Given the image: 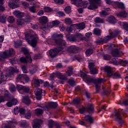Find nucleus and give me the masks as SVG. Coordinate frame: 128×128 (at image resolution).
Masks as SVG:
<instances>
[{"label": "nucleus", "mask_w": 128, "mask_h": 128, "mask_svg": "<svg viewBox=\"0 0 128 128\" xmlns=\"http://www.w3.org/2000/svg\"><path fill=\"white\" fill-rule=\"evenodd\" d=\"M79 110L80 114H84L86 112H87L89 114H92L94 112V104H89L86 108H83L80 109Z\"/></svg>", "instance_id": "6"}, {"label": "nucleus", "mask_w": 128, "mask_h": 128, "mask_svg": "<svg viewBox=\"0 0 128 128\" xmlns=\"http://www.w3.org/2000/svg\"><path fill=\"white\" fill-rule=\"evenodd\" d=\"M80 50V48L75 45L70 46L67 48V51L70 54H78Z\"/></svg>", "instance_id": "8"}, {"label": "nucleus", "mask_w": 128, "mask_h": 128, "mask_svg": "<svg viewBox=\"0 0 128 128\" xmlns=\"http://www.w3.org/2000/svg\"><path fill=\"white\" fill-rule=\"evenodd\" d=\"M48 22V19L46 16H42L40 18V22L41 24H46Z\"/></svg>", "instance_id": "22"}, {"label": "nucleus", "mask_w": 128, "mask_h": 128, "mask_svg": "<svg viewBox=\"0 0 128 128\" xmlns=\"http://www.w3.org/2000/svg\"><path fill=\"white\" fill-rule=\"evenodd\" d=\"M94 22L96 24H104V20L100 17H96L94 18Z\"/></svg>", "instance_id": "32"}, {"label": "nucleus", "mask_w": 128, "mask_h": 128, "mask_svg": "<svg viewBox=\"0 0 128 128\" xmlns=\"http://www.w3.org/2000/svg\"><path fill=\"white\" fill-rule=\"evenodd\" d=\"M20 62H23L24 64H28V62L31 64V62H32V60L30 56L28 55V56H26V58L22 57L20 58Z\"/></svg>", "instance_id": "13"}, {"label": "nucleus", "mask_w": 128, "mask_h": 128, "mask_svg": "<svg viewBox=\"0 0 128 128\" xmlns=\"http://www.w3.org/2000/svg\"><path fill=\"white\" fill-rule=\"evenodd\" d=\"M22 44V40H18L14 42V46L16 48H20Z\"/></svg>", "instance_id": "43"}, {"label": "nucleus", "mask_w": 128, "mask_h": 128, "mask_svg": "<svg viewBox=\"0 0 128 128\" xmlns=\"http://www.w3.org/2000/svg\"><path fill=\"white\" fill-rule=\"evenodd\" d=\"M110 89L108 88L104 91L102 94H104V96H108V94H110Z\"/></svg>", "instance_id": "47"}, {"label": "nucleus", "mask_w": 128, "mask_h": 128, "mask_svg": "<svg viewBox=\"0 0 128 128\" xmlns=\"http://www.w3.org/2000/svg\"><path fill=\"white\" fill-rule=\"evenodd\" d=\"M28 20L27 19H18L16 20V24L18 26H22V24H24L25 22H28Z\"/></svg>", "instance_id": "24"}, {"label": "nucleus", "mask_w": 128, "mask_h": 128, "mask_svg": "<svg viewBox=\"0 0 128 128\" xmlns=\"http://www.w3.org/2000/svg\"><path fill=\"white\" fill-rule=\"evenodd\" d=\"M100 14L102 18H104V16H108V14H110V12H106V10H104L100 12Z\"/></svg>", "instance_id": "40"}, {"label": "nucleus", "mask_w": 128, "mask_h": 128, "mask_svg": "<svg viewBox=\"0 0 128 128\" xmlns=\"http://www.w3.org/2000/svg\"><path fill=\"white\" fill-rule=\"evenodd\" d=\"M55 76H56L58 78H60V80H68V77H66L64 75H62V73L59 72L55 73Z\"/></svg>", "instance_id": "21"}, {"label": "nucleus", "mask_w": 128, "mask_h": 128, "mask_svg": "<svg viewBox=\"0 0 128 128\" xmlns=\"http://www.w3.org/2000/svg\"><path fill=\"white\" fill-rule=\"evenodd\" d=\"M108 20L110 24H116V19L112 16L108 18Z\"/></svg>", "instance_id": "38"}, {"label": "nucleus", "mask_w": 128, "mask_h": 128, "mask_svg": "<svg viewBox=\"0 0 128 128\" xmlns=\"http://www.w3.org/2000/svg\"><path fill=\"white\" fill-rule=\"evenodd\" d=\"M34 94L36 96V98L38 100H42V90L39 88H36L34 90Z\"/></svg>", "instance_id": "10"}, {"label": "nucleus", "mask_w": 128, "mask_h": 128, "mask_svg": "<svg viewBox=\"0 0 128 128\" xmlns=\"http://www.w3.org/2000/svg\"><path fill=\"white\" fill-rule=\"evenodd\" d=\"M60 24V21L56 20L52 21V22H50L48 24H50V26H49L50 28H52L53 26H58V24Z\"/></svg>", "instance_id": "33"}, {"label": "nucleus", "mask_w": 128, "mask_h": 128, "mask_svg": "<svg viewBox=\"0 0 128 128\" xmlns=\"http://www.w3.org/2000/svg\"><path fill=\"white\" fill-rule=\"evenodd\" d=\"M30 90V87L28 86H24L23 88V92H26V94H28Z\"/></svg>", "instance_id": "52"}, {"label": "nucleus", "mask_w": 128, "mask_h": 128, "mask_svg": "<svg viewBox=\"0 0 128 128\" xmlns=\"http://www.w3.org/2000/svg\"><path fill=\"white\" fill-rule=\"evenodd\" d=\"M44 112V110L42 109H36V114H42Z\"/></svg>", "instance_id": "60"}, {"label": "nucleus", "mask_w": 128, "mask_h": 128, "mask_svg": "<svg viewBox=\"0 0 128 128\" xmlns=\"http://www.w3.org/2000/svg\"><path fill=\"white\" fill-rule=\"evenodd\" d=\"M90 72L91 74H98V70H96V68H93L92 70H90Z\"/></svg>", "instance_id": "57"}, {"label": "nucleus", "mask_w": 128, "mask_h": 128, "mask_svg": "<svg viewBox=\"0 0 128 128\" xmlns=\"http://www.w3.org/2000/svg\"><path fill=\"white\" fill-rule=\"evenodd\" d=\"M22 102L25 104H30V100L28 98V96H24L22 100Z\"/></svg>", "instance_id": "27"}, {"label": "nucleus", "mask_w": 128, "mask_h": 128, "mask_svg": "<svg viewBox=\"0 0 128 128\" xmlns=\"http://www.w3.org/2000/svg\"><path fill=\"white\" fill-rule=\"evenodd\" d=\"M96 44H104L102 42V38H99L96 42Z\"/></svg>", "instance_id": "64"}, {"label": "nucleus", "mask_w": 128, "mask_h": 128, "mask_svg": "<svg viewBox=\"0 0 128 128\" xmlns=\"http://www.w3.org/2000/svg\"><path fill=\"white\" fill-rule=\"evenodd\" d=\"M62 34H58L53 38V42L55 44H54L55 46H60L54 50H50L49 51V54L51 58H54L60 50H64V46H66V41L60 39V38H62Z\"/></svg>", "instance_id": "1"}, {"label": "nucleus", "mask_w": 128, "mask_h": 128, "mask_svg": "<svg viewBox=\"0 0 128 128\" xmlns=\"http://www.w3.org/2000/svg\"><path fill=\"white\" fill-rule=\"evenodd\" d=\"M54 124L56 126V124H54V122L52 120H50L48 121V128H54Z\"/></svg>", "instance_id": "50"}, {"label": "nucleus", "mask_w": 128, "mask_h": 128, "mask_svg": "<svg viewBox=\"0 0 128 128\" xmlns=\"http://www.w3.org/2000/svg\"><path fill=\"white\" fill-rule=\"evenodd\" d=\"M8 22H10V24H13V22H14V20H16L14 19V17L12 16H9L8 18Z\"/></svg>", "instance_id": "49"}, {"label": "nucleus", "mask_w": 128, "mask_h": 128, "mask_svg": "<svg viewBox=\"0 0 128 128\" xmlns=\"http://www.w3.org/2000/svg\"><path fill=\"white\" fill-rule=\"evenodd\" d=\"M66 38L67 40H68L70 42H78L80 40V38H82V35L80 33H77L74 35H66Z\"/></svg>", "instance_id": "7"}, {"label": "nucleus", "mask_w": 128, "mask_h": 128, "mask_svg": "<svg viewBox=\"0 0 128 128\" xmlns=\"http://www.w3.org/2000/svg\"><path fill=\"white\" fill-rule=\"evenodd\" d=\"M44 10L45 12H52V9L50 7L46 6L44 8Z\"/></svg>", "instance_id": "51"}, {"label": "nucleus", "mask_w": 128, "mask_h": 128, "mask_svg": "<svg viewBox=\"0 0 128 128\" xmlns=\"http://www.w3.org/2000/svg\"><path fill=\"white\" fill-rule=\"evenodd\" d=\"M14 16H16L18 18H20L24 17V13L21 12L20 11H15L14 12Z\"/></svg>", "instance_id": "29"}, {"label": "nucleus", "mask_w": 128, "mask_h": 128, "mask_svg": "<svg viewBox=\"0 0 128 128\" xmlns=\"http://www.w3.org/2000/svg\"><path fill=\"white\" fill-rule=\"evenodd\" d=\"M73 103L74 104H80V98H76L73 100Z\"/></svg>", "instance_id": "53"}, {"label": "nucleus", "mask_w": 128, "mask_h": 128, "mask_svg": "<svg viewBox=\"0 0 128 128\" xmlns=\"http://www.w3.org/2000/svg\"><path fill=\"white\" fill-rule=\"evenodd\" d=\"M120 26H123L125 30L128 31V24L126 22H120Z\"/></svg>", "instance_id": "36"}, {"label": "nucleus", "mask_w": 128, "mask_h": 128, "mask_svg": "<svg viewBox=\"0 0 128 128\" xmlns=\"http://www.w3.org/2000/svg\"><path fill=\"white\" fill-rule=\"evenodd\" d=\"M118 18H126L128 13L126 11L121 12L116 14Z\"/></svg>", "instance_id": "30"}, {"label": "nucleus", "mask_w": 128, "mask_h": 128, "mask_svg": "<svg viewBox=\"0 0 128 128\" xmlns=\"http://www.w3.org/2000/svg\"><path fill=\"white\" fill-rule=\"evenodd\" d=\"M116 36H118V34L112 33L110 36H105L104 39H102L103 44L108 42L110 40L114 38H116Z\"/></svg>", "instance_id": "11"}, {"label": "nucleus", "mask_w": 128, "mask_h": 128, "mask_svg": "<svg viewBox=\"0 0 128 128\" xmlns=\"http://www.w3.org/2000/svg\"><path fill=\"white\" fill-rule=\"evenodd\" d=\"M82 0H71V4H76V6L80 4V2Z\"/></svg>", "instance_id": "48"}, {"label": "nucleus", "mask_w": 128, "mask_h": 128, "mask_svg": "<svg viewBox=\"0 0 128 128\" xmlns=\"http://www.w3.org/2000/svg\"><path fill=\"white\" fill-rule=\"evenodd\" d=\"M10 100V96L8 94V92L5 91L4 96H0V104L4 102L6 100Z\"/></svg>", "instance_id": "9"}, {"label": "nucleus", "mask_w": 128, "mask_h": 128, "mask_svg": "<svg viewBox=\"0 0 128 128\" xmlns=\"http://www.w3.org/2000/svg\"><path fill=\"white\" fill-rule=\"evenodd\" d=\"M111 54L112 56L118 58L120 56H122L124 54H122V52L118 50V49H116L115 50L112 52Z\"/></svg>", "instance_id": "16"}, {"label": "nucleus", "mask_w": 128, "mask_h": 128, "mask_svg": "<svg viewBox=\"0 0 128 128\" xmlns=\"http://www.w3.org/2000/svg\"><path fill=\"white\" fill-rule=\"evenodd\" d=\"M33 82L35 86L38 87L42 84H44V80L40 79L34 78L33 80Z\"/></svg>", "instance_id": "20"}, {"label": "nucleus", "mask_w": 128, "mask_h": 128, "mask_svg": "<svg viewBox=\"0 0 128 128\" xmlns=\"http://www.w3.org/2000/svg\"><path fill=\"white\" fill-rule=\"evenodd\" d=\"M65 23L66 24H70L72 23V20L70 18H66L65 19Z\"/></svg>", "instance_id": "59"}, {"label": "nucleus", "mask_w": 128, "mask_h": 128, "mask_svg": "<svg viewBox=\"0 0 128 128\" xmlns=\"http://www.w3.org/2000/svg\"><path fill=\"white\" fill-rule=\"evenodd\" d=\"M90 2V5L88 6V10H96L98 8V6H100L102 4V0H88Z\"/></svg>", "instance_id": "5"}, {"label": "nucleus", "mask_w": 128, "mask_h": 128, "mask_svg": "<svg viewBox=\"0 0 128 128\" xmlns=\"http://www.w3.org/2000/svg\"><path fill=\"white\" fill-rule=\"evenodd\" d=\"M25 38L28 44H30L34 48L36 46V44H38V35L34 32V30H30V33L26 34Z\"/></svg>", "instance_id": "3"}, {"label": "nucleus", "mask_w": 128, "mask_h": 128, "mask_svg": "<svg viewBox=\"0 0 128 128\" xmlns=\"http://www.w3.org/2000/svg\"><path fill=\"white\" fill-rule=\"evenodd\" d=\"M28 10L32 14H36V6H31L28 8Z\"/></svg>", "instance_id": "39"}, {"label": "nucleus", "mask_w": 128, "mask_h": 128, "mask_svg": "<svg viewBox=\"0 0 128 128\" xmlns=\"http://www.w3.org/2000/svg\"><path fill=\"white\" fill-rule=\"evenodd\" d=\"M104 70L106 72H107L108 76H112V68L110 66H106L104 68Z\"/></svg>", "instance_id": "23"}, {"label": "nucleus", "mask_w": 128, "mask_h": 128, "mask_svg": "<svg viewBox=\"0 0 128 128\" xmlns=\"http://www.w3.org/2000/svg\"><path fill=\"white\" fill-rule=\"evenodd\" d=\"M93 52H94V50H92V48L88 49L86 51V54L87 56H90V54H92Z\"/></svg>", "instance_id": "44"}, {"label": "nucleus", "mask_w": 128, "mask_h": 128, "mask_svg": "<svg viewBox=\"0 0 128 128\" xmlns=\"http://www.w3.org/2000/svg\"><path fill=\"white\" fill-rule=\"evenodd\" d=\"M119 104H120V106H128V99L123 102H120Z\"/></svg>", "instance_id": "54"}, {"label": "nucleus", "mask_w": 128, "mask_h": 128, "mask_svg": "<svg viewBox=\"0 0 128 128\" xmlns=\"http://www.w3.org/2000/svg\"><path fill=\"white\" fill-rule=\"evenodd\" d=\"M88 68L92 72V68H96V66L94 62H89L88 63Z\"/></svg>", "instance_id": "46"}, {"label": "nucleus", "mask_w": 128, "mask_h": 128, "mask_svg": "<svg viewBox=\"0 0 128 128\" xmlns=\"http://www.w3.org/2000/svg\"><path fill=\"white\" fill-rule=\"evenodd\" d=\"M10 90L11 92H16V86H14V85H11L10 87Z\"/></svg>", "instance_id": "62"}, {"label": "nucleus", "mask_w": 128, "mask_h": 128, "mask_svg": "<svg viewBox=\"0 0 128 128\" xmlns=\"http://www.w3.org/2000/svg\"><path fill=\"white\" fill-rule=\"evenodd\" d=\"M22 52H24V54L26 55V56H30L28 50L26 48H22Z\"/></svg>", "instance_id": "41"}, {"label": "nucleus", "mask_w": 128, "mask_h": 128, "mask_svg": "<svg viewBox=\"0 0 128 128\" xmlns=\"http://www.w3.org/2000/svg\"><path fill=\"white\" fill-rule=\"evenodd\" d=\"M14 54H16V52H14L13 48H10V50H8V54H10L9 56H14Z\"/></svg>", "instance_id": "45"}, {"label": "nucleus", "mask_w": 128, "mask_h": 128, "mask_svg": "<svg viewBox=\"0 0 128 128\" xmlns=\"http://www.w3.org/2000/svg\"><path fill=\"white\" fill-rule=\"evenodd\" d=\"M72 70H74V68H72V66H70L68 67V71L66 72V74L68 76H70L72 74Z\"/></svg>", "instance_id": "34"}, {"label": "nucleus", "mask_w": 128, "mask_h": 128, "mask_svg": "<svg viewBox=\"0 0 128 128\" xmlns=\"http://www.w3.org/2000/svg\"><path fill=\"white\" fill-rule=\"evenodd\" d=\"M93 32L95 36H100L102 30L98 28H96L94 30Z\"/></svg>", "instance_id": "35"}, {"label": "nucleus", "mask_w": 128, "mask_h": 128, "mask_svg": "<svg viewBox=\"0 0 128 128\" xmlns=\"http://www.w3.org/2000/svg\"><path fill=\"white\" fill-rule=\"evenodd\" d=\"M10 54H8V50H6L4 52H1L0 54V60H2V58H9Z\"/></svg>", "instance_id": "19"}, {"label": "nucleus", "mask_w": 128, "mask_h": 128, "mask_svg": "<svg viewBox=\"0 0 128 128\" xmlns=\"http://www.w3.org/2000/svg\"><path fill=\"white\" fill-rule=\"evenodd\" d=\"M8 124L5 125L4 128H14L18 124V122L16 120H10Z\"/></svg>", "instance_id": "15"}, {"label": "nucleus", "mask_w": 128, "mask_h": 128, "mask_svg": "<svg viewBox=\"0 0 128 128\" xmlns=\"http://www.w3.org/2000/svg\"><path fill=\"white\" fill-rule=\"evenodd\" d=\"M114 4L116 6H118V8H124V4L122 2H114Z\"/></svg>", "instance_id": "31"}, {"label": "nucleus", "mask_w": 128, "mask_h": 128, "mask_svg": "<svg viewBox=\"0 0 128 128\" xmlns=\"http://www.w3.org/2000/svg\"><path fill=\"white\" fill-rule=\"evenodd\" d=\"M84 120H85V122H90V124H92L94 122V118L90 116H86L84 117Z\"/></svg>", "instance_id": "26"}, {"label": "nucleus", "mask_w": 128, "mask_h": 128, "mask_svg": "<svg viewBox=\"0 0 128 128\" xmlns=\"http://www.w3.org/2000/svg\"><path fill=\"white\" fill-rule=\"evenodd\" d=\"M42 123V120L36 119L34 120V124L33 125L34 128H40V124Z\"/></svg>", "instance_id": "18"}, {"label": "nucleus", "mask_w": 128, "mask_h": 128, "mask_svg": "<svg viewBox=\"0 0 128 128\" xmlns=\"http://www.w3.org/2000/svg\"><path fill=\"white\" fill-rule=\"evenodd\" d=\"M112 62L114 64H120V60H116L115 58L112 60Z\"/></svg>", "instance_id": "58"}, {"label": "nucleus", "mask_w": 128, "mask_h": 128, "mask_svg": "<svg viewBox=\"0 0 128 128\" xmlns=\"http://www.w3.org/2000/svg\"><path fill=\"white\" fill-rule=\"evenodd\" d=\"M6 18L4 16H2L0 18V22H2V24H4L6 22Z\"/></svg>", "instance_id": "61"}, {"label": "nucleus", "mask_w": 128, "mask_h": 128, "mask_svg": "<svg viewBox=\"0 0 128 128\" xmlns=\"http://www.w3.org/2000/svg\"><path fill=\"white\" fill-rule=\"evenodd\" d=\"M88 6V1H81L80 2H79V4L77 5V6H80L83 8H86Z\"/></svg>", "instance_id": "25"}, {"label": "nucleus", "mask_w": 128, "mask_h": 128, "mask_svg": "<svg viewBox=\"0 0 128 128\" xmlns=\"http://www.w3.org/2000/svg\"><path fill=\"white\" fill-rule=\"evenodd\" d=\"M80 76L86 80V82L88 84H90L92 82L94 84L96 85V92H100V84H102V82H104V80L102 78H99L98 79L90 78V76L82 71H80Z\"/></svg>", "instance_id": "2"}, {"label": "nucleus", "mask_w": 128, "mask_h": 128, "mask_svg": "<svg viewBox=\"0 0 128 128\" xmlns=\"http://www.w3.org/2000/svg\"><path fill=\"white\" fill-rule=\"evenodd\" d=\"M126 110L124 111L122 110V111L120 110H116L114 112V113L112 114V116L114 118L115 122H118L119 124H124V120L122 118V114L124 116V114H126Z\"/></svg>", "instance_id": "4"}, {"label": "nucleus", "mask_w": 128, "mask_h": 128, "mask_svg": "<svg viewBox=\"0 0 128 128\" xmlns=\"http://www.w3.org/2000/svg\"><path fill=\"white\" fill-rule=\"evenodd\" d=\"M119 64L122 66H126L128 65V61L126 60H119Z\"/></svg>", "instance_id": "37"}, {"label": "nucleus", "mask_w": 128, "mask_h": 128, "mask_svg": "<svg viewBox=\"0 0 128 128\" xmlns=\"http://www.w3.org/2000/svg\"><path fill=\"white\" fill-rule=\"evenodd\" d=\"M58 106V103L51 102L48 104V106L44 107V110H50V108H56Z\"/></svg>", "instance_id": "14"}, {"label": "nucleus", "mask_w": 128, "mask_h": 128, "mask_svg": "<svg viewBox=\"0 0 128 128\" xmlns=\"http://www.w3.org/2000/svg\"><path fill=\"white\" fill-rule=\"evenodd\" d=\"M72 26H78L79 30H84V28H86V24H84V22H82L80 24H73Z\"/></svg>", "instance_id": "28"}, {"label": "nucleus", "mask_w": 128, "mask_h": 128, "mask_svg": "<svg viewBox=\"0 0 128 128\" xmlns=\"http://www.w3.org/2000/svg\"><path fill=\"white\" fill-rule=\"evenodd\" d=\"M76 59L78 60V62H82V56L80 55L75 56Z\"/></svg>", "instance_id": "56"}, {"label": "nucleus", "mask_w": 128, "mask_h": 128, "mask_svg": "<svg viewBox=\"0 0 128 128\" xmlns=\"http://www.w3.org/2000/svg\"><path fill=\"white\" fill-rule=\"evenodd\" d=\"M23 78L25 80L26 82H28V81L30 80V77H28V75H26V74H24Z\"/></svg>", "instance_id": "63"}, {"label": "nucleus", "mask_w": 128, "mask_h": 128, "mask_svg": "<svg viewBox=\"0 0 128 128\" xmlns=\"http://www.w3.org/2000/svg\"><path fill=\"white\" fill-rule=\"evenodd\" d=\"M20 4V0H11L8 3V6L12 10L17 8L16 6Z\"/></svg>", "instance_id": "12"}, {"label": "nucleus", "mask_w": 128, "mask_h": 128, "mask_svg": "<svg viewBox=\"0 0 128 128\" xmlns=\"http://www.w3.org/2000/svg\"><path fill=\"white\" fill-rule=\"evenodd\" d=\"M64 12L66 14H70L72 12V9L70 6L66 7L64 8Z\"/></svg>", "instance_id": "55"}, {"label": "nucleus", "mask_w": 128, "mask_h": 128, "mask_svg": "<svg viewBox=\"0 0 128 128\" xmlns=\"http://www.w3.org/2000/svg\"><path fill=\"white\" fill-rule=\"evenodd\" d=\"M14 72H18V69L16 68H14L12 67H10L8 70L9 76H14Z\"/></svg>", "instance_id": "17"}, {"label": "nucleus", "mask_w": 128, "mask_h": 128, "mask_svg": "<svg viewBox=\"0 0 128 128\" xmlns=\"http://www.w3.org/2000/svg\"><path fill=\"white\" fill-rule=\"evenodd\" d=\"M111 76H112L113 78H120V73L116 72L114 73L112 72V75Z\"/></svg>", "instance_id": "42"}]
</instances>
